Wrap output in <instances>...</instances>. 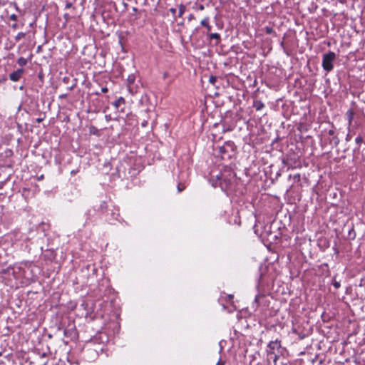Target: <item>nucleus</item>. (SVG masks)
I'll list each match as a JSON object with an SVG mask.
<instances>
[{
	"instance_id": "1",
	"label": "nucleus",
	"mask_w": 365,
	"mask_h": 365,
	"mask_svg": "<svg viewBox=\"0 0 365 365\" xmlns=\"http://www.w3.org/2000/svg\"><path fill=\"white\" fill-rule=\"evenodd\" d=\"M217 182L223 191L231 190L236 181V175L232 171H228L227 173H222L216 176Z\"/></svg>"
},
{
	"instance_id": "2",
	"label": "nucleus",
	"mask_w": 365,
	"mask_h": 365,
	"mask_svg": "<svg viewBox=\"0 0 365 365\" xmlns=\"http://www.w3.org/2000/svg\"><path fill=\"white\" fill-rule=\"evenodd\" d=\"M235 145L232 141H227L218 148V154L222 160L231 159L235 153Z\"/></svg>"
},
{
	"instance_id": "3",
	"label": "nucleus",
	"mask_w": 365,
	"mask_h": 365,
	"mask_svg": "<svg viewBox=\"0 0 365 365\" xmlns=\"http://www.w3.org/2000/svg\"><path fill=\"white\" fill-rule=\"evenodd\" d=\"M335 58L336 54L333 51H329L323 55L322 66L323 69L327 73L330 72L334 68L333 63Z\"/></svg>"
},
{
	"instance_id": "4",
	"label": "nucleus",
	"mask_w": 365,
	"mask_h": 365,
	"mask_svg": "<svg viewBox=\"0 0 365 365\" xmlns=\"http://www.w3.org/2000/svg\"><path fill=\"white\" fill-rule=\"evenodd\" d=\"M268 348H269V351H267L268 353V355L269 356H272V354H274V349H278L281 347V341L279 340H275V341H271L269 344H268Z\"/></svg>"
},
{
	"instance_id": "5",
	"label": "nucleus",
	"mask_w": 365,
	"mask_h": 365,
	"mask_svg": "<svg viewBox=\"0 0 365 365\" xmlns=\"http://www.w3.org/2000/svg\"><path fill=\"white\" fill-rule=\"evenodd\" d=\"M24 72V70L23 68H19L9 74V79L11 81L16 82L21 78Z\"/></svg>"
},
{
	"instance_id": "6",
	"label": "nucleus",
	"mask_w": 365,
	"mask_h": 365,
	"mask_svg": "<svg viewBox=\"0 0 365 365\" xmlns=\"http://www.w3.org/2000/svg\"><path fill=\"white\" fill-rule=\"evenodd\" d=\"M346 116L348 120V129L349 130V128L351 125L354 116V111L353 110V109H349L346 113Z\"/></svg>"
},
{
	"instance_id": "7",
	"label": "nucleus",
	"mask_w": 365,
	"mask_h": 365,
	"mask_svg": "<svg viewBox=\"0 0 365 365\" xmlns=\"http://www.w3.org/2000/svg\"><path fill=\"white\" fill-rule=\"evenodd\" d=\"M252 106L256 110H261L264 107V104L259 100H255Z\"/></svg>"
},
{
	"instance_id": "8",
	"label": "nucleus",
	"mask_w": 365,
	"mask_h": 365,
	"mask_svg": "<svg viewBox=\"0 0 365 365\" xmlns=\"http://www.w3.org/2000/svg\"><path fill=\"white\" fill-rule=\"evenodd\" d=\"M207 35H208V37L210 39H215L217 41L216 42V45H217L220 40H221V37H220V35L217 33H210V34H208L207 33Z\"/></svg>"
},
{
	"instance_id": "9",
	"label": "nucleus",
	"mask_w": 365,
	"mask_h": 365,
	"mask_svg": "<svg viewBox=\"0 0 365 365\" xmlns=\"http://www.w3.org/2000/svg\"><path fill=\"white\" fill-rule=\"evenodd\" d=\"M125 101L123 97H119L115 102L113 103V105L115 108H118L122 104H125Z\"/></svg>"
},
{
	"instance_id": "10",
	"label": "nucleus",
	"mask_w": 365,
	"mask_h": 365,
	"mask_svg": "<svg viewBox=\"0 0 365 365\" xmlns=\"http://www.w3.org/2000/svg\"><path fill=\"white\" fill-rule=\"evenodd\" d=\"M63 334L66 337L72 338L76 334L75 329H64Z\"/></svg>"
},
{
	"instance_id": "11",
	"label": "nucleus",
	"mask_w": 365,
	"mask_h": 365,
	"mask_svg": "<svg viewBox=\"0 0 365 365\" xmlns=\"http://www.w3.org/2000/svg\"><path fill=\"white\" fill-rule=\"evenodd\" d=\"M200 24L203 27H207L210 24V18L208 16L205 17L201 21Z\"/></svg>"
},
{
	"instance_id": "12",
	"label": "nucleus",
	"mask_w": 365,
	"mask_h": 365,
	"mask_svg": "<svg viewBox=\"0 0 365 365\" xmlns=\"http://www.w3.org/2000/svg\"><path fill=\"white\" fill-rule=\"evenodd\" d=\"M17 63L20 66H26L27 64V60L25 58H24V57H20L17 60Z\"/></svg>"
},
{
	"instance_id": "13",
	"label": "nucleus",
	"mask_w": 365,
	"mask_h": 365,
	"mask_svg": "<svg viewBox=\"0 0 365 365\" xmlns=\"http://www.w3.org/2000/svg\"><path fill=\"white\" fill-rule=\"evenodd\" d=\"M135 80V76L134 74H130L127 78L128 85L130 86L132 85Z\"/></svg>"
},
{
	"instance_id": "14",
	"label": "nucleus",
	"mask_w": 365,
	"mask_h": 365,
	"mask_svg": "<svg viewBox=\"0 0 365 365\" xmlns=\"http://www.w3.org/2000/svg\"><path fill=\"white\" fill-rule=\"evenodd\" d=\"M264 297V295L263 294H257L256 297H255V301H254V304L256 305V307H258V306L259 305V300L261 298H263Z\"/></svg>"
},
{
	"instance_id": "15",
	"label": "nucleus",
	"mask_w": 365,
	"mask_h": 365,
	"mask_svg": "<svg viewBox=\"0 0 365 365\" xmlns=\"http://www.w3.org/2000/svg\"><path fill=\"white\" fill-rule=\"evenodd\" d=\"M185 11V6L183 4H180L179 6L178 16L181 17Z\"/></svg>"
},
{
	"instance_id": "16",
	"label": "nucleus",
	"mask_w": 365,
	"mask_h": 365,
	"mask_svg": "<svg viewBox=\"0 0 365 365\" xmlns=\"http://www.w3.org/2000/svg\"><path fill=\"white\" fill-rule=\"evenodd\" d=\"M356 143L359 145L358 149H359L361 143L363 142V138L361 135H358L355 139Z\"/></svg>"
},
{
	"instance_id": "17",
	"label": "nucleus",
	"mask_w": 365,
	"mask_h": 365,
	"mask_svg": "<svg viewBox=\"0 0 365 365\" xmlns=\"http://www.w3.org/2000/svg\"><path fill=\"white\" fill-rule=\"evenodd\" d=\"M26 34L24 32H19L15 37V40L16 41H20L21 38H23L25 36Z\"/></svg>"
},
{
	"instance_id": "18",
	"label": "nucleus",
	"mask_w": 365,
	"mask_h": 365,
	"mask_svg": "<svg viewBox=\"0 0 365 365\" xmlns=\"http://www.w3.org/2000/svg\"><path fill=\"white\" fill-rule=\"evenodd\" d=\"M185 185L181 182H179L178 185V191L179 192H182V190H184L185 189Z\"/></svg>"
},
{
	"instance_id": "19",
	"label": "nucleus",
	"mask_w": 365,
	"mask_h": 365,
	"mask_svg": "<svg viewBox=\"0 0 365 365\" xmlns=\"http://www.w3.org/2000/svg\"><path fill=\"white\" fill-rule=\"evenodd\" d=\"M217 77L215 76H210L209 78V82L212 84H215V83L217 81Z\"/></svg>"
},
{
	"instance_id": "20",
	"label": "nucleus",
	"mask_w": 365,
	"mask_h": 365,
	"mask_svg": "<svg viewBox=\"0 0 365 365\" xmlns=\"http://www.w3.org/2000/svg\"><path fill=\"white\" fill-rule=\"evenodd\" d=\"M331 141H333L335 145H337L339 143V139L338 138L337 136L334 135V136H333Z\"/></svg>"
},
{
	"instance_id": "21",
	"label": "nucleus",
	"mask_w": 365,
	"mask_h": 365,
	"mask_svg": "<svg viewBox=\"0 0 365 365\" xmlns=\"http://www.w3.org/2000/svg\"><path fill=\"white\" fill-rule=\"evenodd\" d=\"M265 31H266V33H267V34H272V33H273V32H274V30H273V29H272V28L269 27V26H267V27L265 28Z\"/></svg>"
},
{
	"instance_id": "22",
	"label": "nucleus",
	"mask_w": 365,
	"mask_h": 365,
	"mask_svg": "<svg viewBox=\"0 0 365 365\" xmlns=\"http://www.w3.org/2000/svg\"><path fill=\"white\" fill-rule=\"evenodd\" d=\"M293 178L294 180H297V181H300V179H301V175L299 173H297V174H295L294 176H293Z\"/></svg>"
},
{
	"instance_id": "23",
	"label": "nucleus",
	"mask_w": 365,
	"mask_h": 365,
	"mask_svg": "<svg viewBox=\"0 0 365 365\" xmlns=\"http://www.w3.org/2000/svg\"><path fill=\"white\" fill-rule=\"evenodd\" d=\"M10 20L11 21H16L17 20V16L14 14L10 15L9 16Z\"/></svg>"
},
{
	"instance_id": "24",
	"label": "nucleus",
	"mask_w": 365,
	"mask_h": 365,
	"mask_svg": "<svg viewBox=\"0 0 365 365\" xmlns=\"http://www.w3.org/2000/svg\"><path fill=\"white\" fill-rule=\"evenodd\" d=\"M334 287L336 288V289H338L340 287L341 284H340V282H334V284H333Z\"/></svg>"
},
{
	"instance_id": "25",
	"label": "nucleus",
	"mask_w": 365,
	"mask_h": 365,
	"mask_svg": "<svg viewBox=\"0 0 365 365\" xmlns=\"http://www.w3.org/2000/svg\"><path fill=\"white\" fill-rule=\"evenodd\" d=\"M352 138V135L350 134V133H348L346 136V140L349 141Z\"/></svg>"
},
{
	"instance_id": "26",
	"label": "nucleus",
	"mask_w": 365,
	"mask_h": 365,
	"mask_svg": "<svg viewBox=\"0 0 365 365\" xmlns=\"http://www.w3.org/2000/svg\"><path fill=\"white\" fill-rule=\"evenodd\" d=\"M72 6H73L72 2H67V3L66 4V9H70V8H71V7H72Z\"/></svg>"
},
{
	"instance_id": "27",
	"label": "nucleus",
	"mask_w": 365,
	"mask_h": 365,
	"mask_svg": "<svg viewBox=\"0 0 365 365\" xmlns=\"http://www.w3.org/2000/svg\"><path fill=\"white\" fill-rule=\"evenodd\" d=\"M45 115L43 117L38 118L36 119V121L37 123H41L44 120Z\"/></svg>"
},
{
	"instance_id": "28",
	"label": "nucleus",
	"mask_w": 365,
	"mask_h": 365,
	"mask_svg": "<svg viewBox=\"0 0 365 365\" xmlns=\"http://www.w3.org/2000/svg\"><path fill=\"white\" fill-rule=\"evenodd\" d=\"M272 356H273V361H274V362H276L278 360V359H279V356L275 354L274 353Z\"/></svg>"
},
{
	"instance_id": "29",
	"label": "nucleus",
	"mask_w": 365,
	"mask_h": 365,
	"mask_svg": "<svg viewBox=\"0 0 365 365\" xmlns=\"http://www.w3.org/2000/svg\"><path fill=\"white\" fill-rule=\"evenodd\" d=\"M334 133H335V132H334V129H331V130H329L328 131V134H329V135L334 136Z\"/></svg>"
},
{
	"instance_id": "30",
	"label": "nucleus",
	"mask_w": 365,
	"mask_h": 365,
	"mask_svg": "<svg viewBox=\"0 0 365 365\" xmlns=\"http://www.w3.org/2000/svg\"><path fill=\"white\" fill-rule=\"evenodd\" d=\"M216 365H225V361H222L220 359L217 362Z\"/></svg>"
},
{
	"instance_id": "31",
	"label": "nucleus",
	"mask_w": 365,
	"mask_h": 365,
	"mask_svg": "<svg viewBox=\"0 0 365 365\" xmlns=\"http://www.w3.org/2000/svg\"><path fill=\"white\" fill-rule=\"evenodd\" d=\"M108 88H107V87H103V88H101V92H102V93H107V92H108Z\"/></svg>"
},
{
	"instance_id": "32",
	"label": "nucleus",
	"mask_w": 365,
	"mask_h": 365,
	"mask_svg": "<svg viewBox=\"0 0 365 365\" xmlns=\"http://www.w3.org/2000/svg\"><path fill=\"white\" fill-rule=\"evenodd\" d=\"M170 11L173 14H175L176 13V9L175 8H170Z\"/></svg>"
},
{
	"instance_id": "33",
	"label": "nucleus",
	"mask_w": 365,
	"mask_h": 365,
	"mask_svg": "<svg viewBox=\"0 0 365 365\" xmlns=\"http://www.w3.org/2000/svg\"><path fill=\"white\" fill-rule=\"evenodd\" d=\"M198 9H199V10H200V11H203V10L205 9V6H204V5H202V4H200V5H199Z\"/></svg>"
},
{
	"instance_id": "34",
	"label": "nucleus",
	"mask_w": 365,
	"mask_h": 365,
	"mask_svg": "<svg viewBox=\"0 0 365 365\" xmlns=\"http://www.w3.org/2000/svg\"><path fill=\"white\" fill-rule=\"evenodd\" d=\"M282 164H283V165H288V161H287V160H286V159H284H284H282Z\"/></svg>"
},
{
	"instance_id": "35",
	"label": "nucleus",
	"mask_w": 365,
	"mask_h": 365,
	"mask_svg": "<svg viewBox=\"0 0 365 365\" xmlns=\"http://www.w3.org/2000/svg\"><path fill=\"white\" fill-rule=\"evenodd\" d=\"M207 30V32L210 31L211 29H212V26H210V24L208 25V26L205 27Z\"/></svg>"
},
{
	"instance_id": "36",
	"label": "nucleus",
	"mask_w": 365,
	"mask_h": 365,
	"mask_svg": "<svg viewBox=\"0 0 365 365\" xmlns=\"http://www.w3.org/2000/svg\"><path fill=\"white\" fill-rule=\"evenodd\" d=\"M63 16L66 20L69 19V15L68 14H65Z\"/></svg>"
},
{
	"instance_id": "37",
	"label": "nucleus",
	"mask_w": 365,
	"mask_h": 365,
	"mask_svg": "<svg viewBox=\"0 0 365 365\" xmlns=\"http://www.w3.org/2000/svg\"><path fill=\"white\" fill-rule=\"evenodd\" d=\"M192 19H194L195 17H194V16L192 14H190V16H189V20H191Z\"/></svg>"
},
{
	"instance_id": "38",
	"label": "nucleus",
	"mask_w": 365,
	"mask_h": 365,
	"mask_svg": "<svg viewBox=\"0 0 365 365\" xmlns=\"http://www.w3.org/2000/svg\"><path fill=\"white\" fill-rule=\"evenodd\" d=\"M12 28L13 29H16L17 28V24H14L12 25Z\"/></svg>"
},
{
	"instance_id": "39",
	"label": "nucleus",
	"mask_w": 365,
	"mask_h": 365,
	"mask_svg": "<svg viewBox=\"0 0 365 365\" xmlns=\"http://www.w3.org/2000/svg\"><path fill=\"white\" fill-rule=\"evenodd\" d=\"M133 10L134 11H137V9H136L135 7H133Z\"/></svg>"
}]
</instances>
